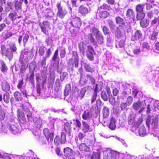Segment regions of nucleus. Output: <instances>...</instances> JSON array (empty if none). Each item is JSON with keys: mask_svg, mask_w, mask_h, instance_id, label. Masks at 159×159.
Returning <instances> with one entry per match:
<instances>
[{"mask_svg": "<svg viewBox=\"0 0 159 159\" xmlns=\"http://www.w3.org/2000/svg\"><path fill=\"white\" fill-rule=\"evenodd\" d=\"M10 99V94L9 93H6L4 94L3 96V99L4 102L6 103L9 102Z\"/></svg>", "mask_w": 159, "mask_h": 159, "instance_id": "nucleus-40", "label": "nucleus"}, {"mask_svg": "<svg viewBox=\"0 0 159 159\" xmlns=\"http://www.w3.org/2000/svg\"><path fill=\"white\" fill-rule=\"evenodd\" d=\"M116 120L113 117H111L110 119V122L108 125V128L112 130H114L116 128Z\"/></svg>", "mask_w": 159, "mask_h": 159, "instance_id": "nucleus-17", "label": "nucleus"}, {"mask_svg": "<svg viewBox=\"0 0 159 159\" xmlns=\"http://www.w3.org/2000/svg\"><path fill=\"white\" fill-rule=\"evenodd\" d=\"M58 49H57L53 54V55L52 57V60L54 61H56L57 59L58 58Z\"/></svg>", "mask_w": 159, "mask_h": 159, "instance_id": "nucleus-46", "label": "nucleus"}, {"mask_svg": "<svg viewBox=\"0 0 159 159\" xmlns=\"http://www.w3.org/2000/svg\"><path fill=\"white\" fill-rule=\"evenodd\" d=\"M115 19L116 23L119 25V26L125 25V21L122 17L118 16L116 17Z\"/></svg>", "mask_w": 159, "mask_h": 159, "instance_id": "nucleus-20", "label": "nucleus"}, {"mask_svg": "<svg viewBox=\"0 0 159 159\" xmlns=\"http://www.w3.org/2000/svg\"><path fill=\"white\" fill-rule=\"evenodd\" d=\"M60 139V143L61 144H63L66 142V134L64 132H62L61 133Z\"/></svg>", "mask_w": 159, "mask_h": 159, "instance_id": "nucleus-36", "label": "nucleus"}, {"mask_svg": "<svg viewBox=\"0 0 159 159\" xmlns=\"http://www.w3.org/2000/svg\"><path fill=\"white\" fill-rule=\"evenodd\" d=\"M107 23L110 30H114L116 27V26L115 24L114 23L112 20H107Z\"/></svg>", "mask_w": 159, "mask_h": 159, "instance_id": "nucleus-30", "label": "nucleus"}, {"mask_svg": "<svg viewBox=\"0 0 159 159\" xmlns=\"http://www.w3.org/2000/svg\"><path fill=\"white\" fill-rule=\"evenodd\" d=\"M73 27L80 28L82 22L81 19L78 17L73 18L69 23Z\"/></svg>", "mask_w": 159, "mask_h": 159, "instance_id": "nucleus-11", "label": "nucleus"}, {"mask_svg": "<svg viewBox=\"0 0 159 159\" xmlns=\"http://www.w3.org/2000/svg\"><path fill=\"white\" fill-rule=\"evenodd\" d=\"M127 106L126 103L122 102L120 104V107L121 110H124Z\"/></svg>", "mask_w": 159, "mask_h": 159, "instance_id": "nucleus-61", "label": "nucleus"}, {"mask_svg": "<svg viewBox=\"0 0 159 159\" xmlns=\"http://www.w3.org/2000/svg\"><path fill=\"white\" fill-rule=\"evenodd\" d=\"M102 115L104 118H107L110 113L109 108L106 106L104 107L102 111Z\"/></svg>", "mask_w": 159, "mask_h": 159, "instance_id": "nucleus-25", "label": "nucleus"}, {"mask_svg": "<svg viewBox=\"0 0 159 159\" xmlns=\"http://www.w3.org/2000/svg\"><path fill=\"white\" fill-rule=\"evenodd\" d=\"M158 34V33L157 32H153L151 36V39L152 40H156L157 38Z\"/></svg>", "mask_w": 159, "mask_h": 159, "instance_id": "nucleus-53", "label": "nucleus"}, {"mask_svg": "<svg viewBox=\"0 0 159 159\" xmlns=\"http://www.w3.org/2000/svg\"><path fill=\"white\" fill-rule=\"evenodd\" d=\"M134 118L132 117H130L128 118V124L130 125H133H133L134 124Z\"/></svg>", "mask_w": 159, "mask_h": 159, "instance_id": "nucleus-54", "label": "nucleus"}, {"mask_svg": "<svg viewBox=\"0 0 159 159\" xmlns=\"http://www.w3.org/2000/svg\"><path fill=\"white\" fill-rule=\"evenodd\" d=\"M5 116V113L2 109H0V120H4Z\"/></svg>", "mask_w": 159, "mask_h": 159, "instance_id": "nucleus-55", "label": "nucleus"}, {"mask_svg": "<svg viewBox=\"0 0 159 159\" xmlns=\"http://www.w3.org/2000/svg\"><path fill=\"white\" fill-rule=\"evenodd\" d=\"M30 73V76L29 77V81L33 85L34 84V72L33 70L30 71L29 72Z\"/></svg>", "mask_w": 159, "mask_h": 159, "instance_id": "nucleus-28", "label": "nucleus"}, {"mask_svg": "<svg viewBox=\"0 0 159 159\" xmlns=\"http://www.w3.org/2000/svg\"><path fill=\"white\" fill-rule=\"evenodd\" d=\"M140 25L141 27L143 28H145L147 27L149 24V20H148L145 19L140 20Z\"/></svg>", "mask_w": 159, "mask_h": 159, "instance_id": "nucleus-31", "label": "nucleus"}, {"mask_svg": "<svg viewBox=\"0 0 159 159\" xmlns=\"http://www.w3.org/2000/svg\"><path fill=\"white\" fill-rule=\"evenodd\" d=\"M73 121H75L76 122L75 126L76 127H78L79 128H81V124L80 121L78 119H74Z\"/></svg>", "mask_w": 159, "mask_h": 159, "instance_id": "nucleus-57", "label": "nucleus"}, {"mask_svg": "<svg viewBox=\"0 0 159 159\" xmlns=\"http://www.w3.org/2000/svg\"><path fill=\"white\" fill-rule=\"evenodd\" d=\"M111 6L107 4L103 3L102 5L98 8L97 14L101 18L104 19L107 18L110 15V13L107 10H110Z\"/></svg>", "mask_w": 159, "mask_h": 159, "instance_id": "nucleus-1", "label": "nucleus"}, {"mask_svg": "<svg viewBox=\"0 0 159 159\" xmlns=\"http://www.w3.org/2000/svg\"><path fill=\"white\" fill-rule=\"evenodd\" d=\"M82 124L83 127L82 130L84 133H86L89 131H92V129H91L90 126L87 122L84 121H82Z\"/></svg>", "mask_w": 159, "mask_h": 159, "instance_id": "nucleus-18", "label": "nucleus"}, {"mask_svg": "<svg viewBox=\"0 0 159 159\" xmlns=\"http://www.w3.org/2000/svg\"><path fill=\"white\" fill-rule=\"evenodd\" d=\"M72 122L70 121V123L68 122H66L64 123V129L67 134L70 136L71 135V132L72 130V127L71 124Z\"/></svg>", "mask_w": 159, "mask_h": 159, "instance_id": "nucleus-15", "label": "nucleus"}, {"mask_svg": "<svg viewBox=\"0 0 159 159\" xmlns=\"http://www.w3.org/2000/svg\"><path fill=\"white\" fill-rule=\"evenodd\" d=\"M54 143L55 145H58L60 143V139L59 135H56L54 139Z\"/></svg>", "mask_w": 159, "mask_h": 159, "instance_id": "nucleus-49", "label": "nucleus"}, {"mask_svg": "<svg viewBox=\"0 0 159 159\" xmlns=\"http://www.w3.org/2000/svg\"><path fill=\"white\" fill-rule=\"evenodd\" d=\"M13 94L16 101L18 102L21 101L22 100L23 98L20 92L16 91Z\"/></svg>", "mask_w": 159, "mask_h": 159, "instance_id": "nucleus-23", "label": "nucleus"}, {"mask_svg": "<svg viewBox=\"0 0 159 159\" xmlns=\"http://www.w3.org/2000/svg\"><path fill=\"white\" fill-rule=\"evenodd\" d=\"M1 53L2 55L5 56L11 60L13 57V53L8 48H7L5 44H2L1 46Z\"/></svg>", "mask_w": 159, "mask_h": 159, "instance_id": "nucleus-5", "label": "nucleus"}, {"mask_svg": "<svg viewBox=\"0 0 159 159\" xmlns=\"http://www.w3.org/2000/svg\"><path fill=\"white\" fill-rule=\"evenodd\" d=\"M50 25V22L47 20L43 21L42 24L41 23H39V25L41 28V31L48 35L49 33L48 30H47L46 26L49 27Z\"/></svg>", "mask_w": 159, "mask_h": 159, "instance_id": "nucleus-10", "label": "nucleus"}, {"mask_svg": "<svg viewBox=\"0 0 159 159\" xmlns=\"http://www.w3.org/2000/svg\"><path fill=\"white\" fill-rule=\"evenodd\" d=\"M103 34L105 35L108 34L109 33V29L108 27L106 26H104L102 29Z\"/></svg>", "mask_w": 159, "mask_h": 159, "instance_id": "nucleus-52", "label": "nucleus"}, {"mask_svg": "<svg viewBox=\"0 0 159 159\" xmlns=\"http://www.w3.org/2000/svg\"><path fill=\"white\" fill-rule=\"evenodd\" d=\"M28 120L29 122H32L33 120V117L31 112L29 110L27 109L25 112Z\"/></svg>", "mask_w": 159, "mask_h": 159, "instance_id": "nucleus-32", "label": "nucleus"}, {"mask_svg": "<svg viewBox=\"0 0 159 159\" xmlns=\"http://www.w3.org/2000/svg\"><path fill=\"white\" fill-rule=\"evenodd\" d=\"M58 11L57 13V16L60 19H63L68 13L66 9L63 8L61 2H58L56 4Z\"/></svg>", "mask_w": 159, "mask_h": 159, "instance_id": "nucleus-4", "label": "nucleus"}, {"mask_svg": "<svg viewBox=\"0 0 159 159\" xmlns=\"http://www.w3.org/2000/svg\"><path fill=\"white\" fill-rule=\"evenodd\" d=\"M27 68V66L25 63H23L21 65L20 70V75H22L25 72Z\"/></svg>", "mask_w": 159, "mask_h": 159, "instance_id": "nucleus-34", "label": "nucleus"}, {"mask_svg": "<svg viewBox=\"0 0 159 159\" xmlns=\"http://www.w3.org/2000/svg\"><path fill=\"white\" fill-rule=\"evenodd\" d=\"M115 35L117 39H119L122 37L121 32L120 30L115 32Z\"/></svg>", "mask_w": 159, "mask_h": 159, "instance_id": "nucleus-56", "label": "nucleus"}, {"mask_svg": "<svg viewBox=\"0 0 159 159\" xmlns=\"http://www.w3.org/2000/svg\"><path fill=\"white\" fill-rule=\"evenodd\" d=\"M139 135L141 136H144L146 134L145 127L144 126H142L140 128L139 131Z\"/></svg>", "mask_w": 159, "mask_h": 159, "instance_id": "nucleus-33", "label": "nucleus"}, {"mask_svg": "<svg viewBox=\"0 0 159 159\" xmlns=\"http://www.w3.org/2000/svg\"><path fill=\"white\" fill-rule=\"evenodd\" d=\"M17 117L19 121L21 123H24L26 122V118L25 117L24 113L20 109H18L17 110Z\"/></svg>", "mask_w": 159, "mask_h": 159, "instance_id": "nucleus-13", "label": "nucleus"}, {"mask_svg": "<svg viewBox=\"0 0 159 159\" xmlns=\"http://www.w3.org/2000/svg\"><path fill=\"white\" fill-rule=\"evenodd\" d=\"M85 135L82 132H80L78 134V137L79 140L82 141L83 139L85 137Z\"/></svg>", "mask_w": 159, "mask_h": 159, "instance_id": "nucleus-60", "label": "nucleus"}, {"mask_svg": "<svg viewBox=\"0 0 159 159\" xmlns=\"http://www.w3.org/2000/svg\"><path fill=\"white\" fill-rule=\"evenodd\" d=\"M143 120L141 118H139L136 122L134 123L133 126L138 127L142 123Z\"/></svg>", "mask_w": 159, "mask_h": 159, "instance_id": "nucleus-47", "label": "nucleus"}, {"mask_svg": "<svg viewBox=\"0 0 159 159\" xmlns=\"http://www.w3.org/2000/svg\"><path fill=\"white\" fill-rule=\"evenodd\" d=\"M142 34L140 31L137 30L134 34V38L135 39L137 40L140 39V38L142 36Z\"/></svg>", "mask_w": 159, "mask_h": 159, "instance_id": "nucleus-37", "label": "nucleus"}, {"mask_svg": "<svg viewBox=\"0 0 159 159\" xmlns=\"http://www.w3.org/2000/svg\"><path fill=\"white\" fill-rule=\"evenodd\" d=\"M142 47L143 48H146L149 49L150 48V46L147 42H143L142 44Z\"/></svg>", "mask_w": 159, "mask_h": 159, "instance_id": "nucleus-59", "label": "nucleus"}, {"mask_svg": "<svg viewBox=\"0 0 159 159\" xmlns=\"http://www.w3.org/2000/svg\"><path fill=\"white\" fill-rule=\"evenodd\" d=\"M87 47L88 51L86 54L87 57L90 61H93L94 59L93 53V52H95L92 46H88Z\"/></svg>", "mask_w": 159, "mask_h": 159, "instance_id": "nucleus-12", "label": "nucleus"}, {"mask_svg": "<svg viewBox=\"0 0 159 159\" xmlns=\"http://www.w3.org/2000/svg\"><path fill=\"white\" fill-rule=\"evenodd\" d=\"M34 122V125L35 127L39 128L42 125V121L40 119L36 118L35 120L33 121Z\"/></svg>", "mask_w": 159, "mask_h": 159, "instance_id": "nucleus-27", "label": "nucleus"}, {"mask_svg": "<svg viewBox=\"0 0 159 159\" xmlns=\"http://www.w3.org/2000/svg\"><path fill=\"white\" fill-rule=\"evenodd\" d=\"M2 90L5 92L9 91L10 89L9 84L6 81H3L1 83Z\"/></svg>", "mask_w": 159, "mask_h": 159, "instance_id": "nucleus-19", "label": "nucleus"}, {"mask_svg": "<svg viewBox=\"0 0 159 159\" xmlns=\"http://www.w3.org/2000/svg\"><path fill=\"white\" fill-rule=\"evenodd\" d=\"M92 144V142L89 139H85L84 143H81L79 146V149L81 151L89 152L90 151V146Z\"/></svg>", "mask_w": 159, "mask_h": 159, "instance_id": "nucleus-3", "label": "nucleus"}, {"mask_svg": "<svg viewBox=\"0 0 159 159\" xmlns=\"http://www.w3.org/2000/svg\"><path fill=\"white\" fill-rule=\"evenodd\" d=\"M95 37V39H94L95 42H92L91 40H89L90 43L93 44V45H97V43L101 44L103 43L104 41L103 36L101 32L96 35Z\"/></svg>", "mask_w": 159, "mask_h": 159, "instance_id": "nucleus-9", "label": "nucleus"}, {"mask_svg": "<svg viewBox=\"0 0 159 159\" xmlns=\"http://www.w3.org/2000/svg\"><path fill=\"white\" fill-rule=\"evenodd\" d=\"M90 33L88 35V39L89 40H91L92 42H95L93 34L95 36L99 33L100 31L97 27L95 26H93L89 30Z\"/></svg>", "mask_w": 159, "mask_h": 159, "instance_id": "nucleus-8", "label": "nucleus"}, {"mask_svg": "<svg viewBox=\"0 0 159 159\" xmlns=\"http://www.w3.org/2000/svg\"><path fill=\"white\" fill-rule=\"evenodd\" d=\"M79 12L82 15L85 16L88 13V10L86 7H84V5H81L79 8Z\"/></svg>", "mask_w": 159, "mask_h": 159, "instance_id": "nucleus-22", "label": "nucleus"}, {"mask_svg": "<svg viewBox=\"0 0 159 159\" xmlns=\"http://www.w3.org/2000/svg\"><path fill=\"white\" fill-rule=\"evenodd\" d=\"M63 155L66 159H74L75 152L70 148L66 147L63 149Z\"/></svg>", "mask_w": 159, "mask_h": 159, "instance_id": "nucleus-7", "label": "nucleus"}, {"mask_svg": "<svg viewBox=\"0 0 159 159\" xmlns=\"http://www.w3.org/2000/svg\"><path fill=\"white\" fill-rule=\"evenodd\" d=\"M43 134L48 142H52L54 137V132L52 129L45 128L43 129Z\"/></svg>", "mask_w": 159, "mask_h": 159, "instance_id": "nucleus-6", "label": "nucleus"}, {"mask_svg": "<svg viewBox=\"0 0 159 159\" xmlns=\"http://www.w3.org/2000/svg\"><path fill=\"white\" fill-rule=\"evenodd\" d=\"M29 38V35L28 34H25L23 39V46L25 47L27 42Z\"/></svg>", "mask_w": 159, "mask_h": 159, "instance_id": "nucleus-42", "label": "nucleus"}, {"mask_svg": "<svg viewBox=\"0 0 159 159\" xmlns=\"http://www.w3.org/2000/svg\"><path fill=\"white\" fill-rule=\"evenodd\" d=\"M15 10L17 11L19 10H21L22 7V2L20 1L16 0L14 3Z\"/></svg>", "mask_w": 159, "mask_h": 159, "instance_id": "nucleus-35", "label": "nucleus"}, {"mask_svg": "<svg viewBox=\"0 0 159 159\" xmlns=\"http://www.w3.org/2000/svg\"><path fill=\"white\" fill-rule=\"evenodd\" d=\"M82 117L84 120L89 119L90 118V114L88 110L84 111L82 116Z\"/></svg>", "mask_w": 159, "mask_h": 159, "instance_id": "nucleus-26", "label": "nucleus"}, {"mask_svg": "<svg viewBox=\"0 0 159 159\" xmlns=\"http://www.w3.org/2000/svg\"><path fill=\"white\" fill-rule=\"evenodd\" d=\"M45 53V51L44 50V48H43L41 47L40 48L39 50V55L42 56H43Z\"/></svg>", "mask_w": 159, "mask_h": 159, "instance_id": "nucleus-58", "label": "nucleus"}, {"mask_svg": "<svg viewBox=\"0 0 159 159\" xmlns=\"http://www.w3.org/2000/svg\"><path fill=\"white\" fill-rule=\"evenodd\" d=\"M145 13L144 12H136V18L137 20L140 21L143 20L145 17Z\"/></svg>", "mask_w": 159, "mask_h": 159, "instance_id": "nucleus-24", "label": "nucleus"}, {"mask_svg": "<svg viewBox=\"0 0 159 159\" xmlns=\"http://www.w3.org/2000/svg\"><path fill=\"white\" fill-rule=\"evenodd\" d=\"M12 35V32H9L5 34V36L4 37V39L6 40Z\"/></svg>", "mask_w": 159, "mask_h": 159, "instance_id": "nucleus-64", "label": "nucleus"}, {"mask_svg": "<svg viewBox=\"0 0 159 159\" xmlns=\"http://www.w3.org/2000/svg\"><path fill=\"white\" fill-rule=\"evenodd\" d=\"M1 70L2 73L6 72L8 70V67L4 62H2L1 64Z\"/></svg>", "mask_w": 159, "mask_h": 159, "instance_id": "nucleus-39", "label": "nucleus"}, {"mask_svg": "<svg viewBox=\"0 0 159 159\" xmlns=\"http://www.w3.org/2000/svg\"><path fill=\"white\" fill-rule=\"evenodd\" d=\"M145 5L143 4H138L135 7V10L136 12H144Z\"/></svg>", "mask_w": 159, "mask_h": 159, "instance_id": "nucleus-21", "label": "nucleus"}, {"mask_svg": "<svg viewBox=\"0 0 159 159\" xmlns=\"http://www.w3.org/2000/svg\"><path fill=\"white\" fill-rule=\"evenodd\" d=\"M126 16L127 18L129 20H135V14L133 9L131 8L128 9L126 11Z\"/></svg>", "mask_w": 159, "mask_h": 159, "instance_id": "nucleus-14", "label": "nucleus"}, {"mask_svg": "<svg viewBox=\"0 0 159 159\" xmlns=\"http://www.w3.org/2000/svg\"><path fill=\"white\" fill-rule=\"evenodd\" d=\"M86 76L87 78H89L91 82H93L94 84L95 83V79L92 77V75L89 74H87Z\"/></svg>", "mask_w": 159, "mask_h": 159, "instance_id": "nucleus-63", "label": "nucleus"}, {"mask_svg": "<svg viewBox=\"0 0 159 159\" xmlns=\"http://www.w3.org/2000/svg\"><path fill=\"white\" fill-rule=\"evenodd\" d=\"M79 48L80 52L82 53L84 52L85 47L83 42H81L79 43Z\"/></svg>", "mask_w": 159, "mask_h": 159, "instance_id": "nucleus-41", "label": "nucleus"}, {"mask_svg": "<svg viewBox=\"0 0 159 159\" xmlns=\"http://www.w3.org/2000/svg\"><path fill=\"white\" fill-rule=\"evenodd\" d=\"M10 130L11 132L14 134H16L19 132L18 129L16 127H10Z\"/></svg>", "mask_w": 159, "mask_h": 159, "instance_id": "nucleus-50", "label": "nucleus"}, {"mask_svg": "<svg viewBox=\"0 0 159 159\" xmlns=\"http://www.w3.org/2000/svg\"><path fill=\"white\" fill-rule=\"evenodd\" d=\"M101 97L105 101H106L108 100V96L106 92L104 91H102L101 93Z\"/></svg>", "mask_w": 159, "mask_h": 159, "instance_id": "nucleus-45", "label": "nucleus"}, {"mask_svg": "<svg viewBox=\"0 0 159 159\" xmlns=\"http://www.w3.org/2000/svg\"><path fill=\"white\" fill-rule=\"evenodd\" d=\"M84 66L85 70L88 72L92 73L94 71L93 69L88 64L84 63Z\"/></svg>", "mask_w": 159, "mask_h": 159, "instance_id": "nucleus-38", "label": "nucleus"}, {"mask_svg": "<svg viewBox=\"0 0 159 159\" xmlns=\"http://www.w3.org/2000/svg\"><path fill=\"white\" fill-rule=\"evenodd\" d=\"M100 154L99 152H93V154L91 156L92 159H99Z\"/></svg>", "mask_w": 159, "mask_h": 159, "instance_id": "nucleus-44", "label": "nucleus"}, {"mask_svg": "<svg viewBox=\"0 0 159 159\" xmlns=\"http://www.w3.org/2000/svg\"><path fill=\"white\" fill-rule=\"evenodd\" d=\"M9 49L12 52H16L17 50V48L15 44L14 43L11 44L9 47Z\"/></svg>", "mask_w": 159, "mask_h": 159, "instance_id": "nucleus-48", "label": "nucleus"}, {"mask_svg": "<svg viewBox=\"0 0 159 159\" xmlns=\"http://www.w3.org/2000/svg\"><path fill=\"white\" fill-rule=\"evenodd\" d=\"M142 105V102L139 101L134 102L133 105V108L136 110H138Z\"/></svg>", "mask_w": 159, "mask_h": 159, "instance_id": "nucleus-29", "label": "nucleus"}, {"mask_svg": "<svg viewBox=\"0 0 159 159\" xmlns=\"http://www.w3.org/2000/svg\"><path fill=\"white\" fill-rule=\"evenodd\" d=\"M120 153L115 151L107 150L104 152V159H116L120 157Z\"/></svg>", "mask_w": 159, "mask_h": 159, "instance_id": "nucleus-2", "label": "nucleus"}, {"mask_svg": "<svg viewBox=\"0 0 159 159\" xmlns=\"http://www.w3.org/2000/svg\"><path fill=\"white\" fill-rule=\"evenodd\" d=\"M24 84V80L23 79L19 80L17 85V88L18 89H20L22 87Z\"/></svg>", "mask_w": 159, "mask_h": 159, "instance_id": "nucleus-51", "label": "nucleus"}, {"mask_svg": "<svg viewBox=\"0 0 159 159\" xmlns=\"http://www.w3.org/2000/svg\"><path fill=\"white\" fill-rule=\"evenodd\" d=\"M67 63L69 67L70 66L72 68H73L74 64H75V66L76 68H78L79 66L78 59H77L76 58L73 59V58H71L69 60Z\"/></svg>", "mask_w": 159, "mask_h": 159, "instance_id": "nucleus-16", "label": "nucleus"}, {"mask_svg": "<svg viewBox=\"0 0 159 159\" xmlns=\"http://www.w3.org/2000/svg\"><path fill=\"white\" fill-rule=\"evenodd\" d=\"M55 84L57 86L55 87L54 90L56 92H58L60 89V83L59 79H57L55 82Z\"/></svg>", "mask_w": 159, "mask_h": 159, "instance_id": "nucleus-43", "label": "nucleus"}, {"mask_svg": "<svg viewBox=\"0 0 159 159\" xmlns=\"http://www.w3.org/2000/svg\"><path fill=\"white\" fill-rule=\"evenodd\" d=\"M55 152L59 156H61L62 153L61 152V149L60 148L57 147L56 148Z\"/></svg>", "mask_w": 159, "mask_h": 159, "instance_id": "nucleus-62", "label": "nucleus"}]
</instances>
